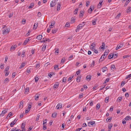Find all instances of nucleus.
I'll use <instances>...</instances> for the list:
<instances>
[{
  "mask_svg": "<svg viewBox=\"0 0 131 131\" xmlns=\"http://www.w3.org/2000/svg\"><path fill=\"white\" fill-rule=\"evenodd\" d=\"M84 22H83L82 23L79 24L78 25L75 30L76 32H77L79 31V30L81 29L83 27L84 25Z\"/></svg>",
  "mask_w": 131,
  "mask_h": 131,
  "instance_id": "1",
  "label": "nucleus"
},
{
  "mask_svg": "<svg viewBox=\"0 0 131 131\" xmlns=\"http://www.w3.org/2000/svg\"><path fill=\"white\" fill-rule=\"evenodd\" d=\"M9 31V29L6 27H4L3 30V34L4 35H6L8 33Z\"/></svg>",
  "mask_w": 131,
  "mask_h": 131,
  "instance_id": "2",
  "label": "nucleus"
},
{
  "mask_svg": "<svg viewBox=\"0 0 131 131\" xmlns=\"http://www.w3.org/2000/svg\"><path fill=\"white\" fill-rule=\"evenodd\" d=\"M57 3V1L56 0H53L50 3V6L52 7H54Z\"/></svg>",
  "mask_w": 131,
  "mask_h": 131,
  "instance_id": "3",
  "label": "nucleus"
},
{
  "mask_svg": "<svg viewBox=\"0 0 131 131\" xmlns=\"http://www.w3.org/2000/svg\"><path fill=\"white\" fill-rule=\"evenodd\" d=\"M42 39L43 40L40 41L41 43L46 42H49L50 41V39L47 38H43Z\"/></svg>",
  "mask_w": 131,
  "mask_h": 131,
  "instance_id": "4",
  "label": "nucleus"
},
{
  "mask_svg": "<svg viewBox=\"0 0 131 131\" xmlns=\"http://www.w3.org/2000/svg\"><path fill=\"white\" fill-rule=\"evenodd\" d=\"M123 46V44L122 43H119L118 44L117 46L116 47V50H118L121 48Z\"/></svg>",
  "mask_w": 131,
  "mask_h": 131,
  "instance_id": "5",
  "label": "nucleus"
},
{
  "mask_svg": "<svg viewBox=\"0 0 131 131\" xmlns=\"http://www.w3.org/2000/svg\"><path fill=\"white\" fill-rule=\"evenodd\" d=\"M8 110L7 109H6L5 110H3L1 114H0V116H3L4 114H6Z\"/></svg>",
  "mask_w": 131,
  "mask_h": 131,
  "instance_id": "6",
  "label": "nucleus"
},
{
  "mask_svg": "<svg viewBox=\"0 0 131 131\" xmlns=\"http://www.w3.org/2000/svg\"><path fill=\"white\" fill-rule=\"evenodd\" d=\"M59 83L58 82H56L54 85L53 88L55 89H57L59 86Z\"/></svg>",
  "mask_w": 131,
  "mask_h": 131,
  "instance_id": "7",
  "label": "nucleus"
},
{
  "mask_svg": "<svg viewBox=\"0 0 131 131\" xmlns=\"http://www.w3.org/2000/svg\"><path fill=\"white\" fill-rule=\"evenodd\" d=\"M17 120H16V119H15L14 121H12L10 124V126L11 127H13V126L15 124Z\"/></svg>",
  "mask_w": 131,
  "mask_h": 131,
  "instance_id": "8",
  "label": "nucleus"
},
{
  "mask_svg": "<svg viewBox=\"0 0 131 131\" xmlns=\"http://www.w3.org/2000/svg\"><path fill=\"white\" fill-rule=\"evenodd\" d=\"M62 105L61 103H58L56 107V108L57 109L61 108L62 107Z\"/></svg>",
  "mask_w": 131,
  "mask_h": 131,
  "instance_id": "9",
  "label": "nucleus"
},
{
  "mask_svg": "<svg viewBox=\"0 0 131 131\" xmlns=\"http://www.w3.org/2000/svg\"><path fill=\"white\" fill-rule=\"evenodd\" d=\"M54 21L53 20L51 22V25L49 27L50 28H52L54 27Z\"/></svg>",
  "mask_w": 131,
  "mask_h": 131,
  "instance_id": "10",
  "label": "nucleus"
},
{
  "mask_svg": "<svg viewBox=\"0 0 131 131\" xmlns=\"http://www.w3.org/2000/svg\"><path fill=\"white\" fill-rule=\"evenodd\" d=\"M103 2V0H100L99 4H98L97 7L98 8H100L101 6V5Z\"/></svg>",
  "mask_w": 131,
  "mask_h": 131,
  "instance_id": "11",
  "label": "nucleus"
},
{
  "mask_svg": "<svg viewBox=\"0 0 131 131\" xmlns=\"http://www.w3.org/2000/svg\"><path fill=\"white\" fill-rule=\"evenodd\" d=\"M29 38H28L27 39L24 41V42L23 43V45H26L27 43H28L30 41V40L29 39Z\"/></svg>",
  "mask_w": 131,
  "mask_h": 131,
  "instance_id": "12",
  "label": "nucleus"
},
{
  "mask_svg": "<svg viewBox=\"0 0 131 131\" xmlns=\"http://www.w3.org/2000/svg\"><path fill=\"white\" fill-rule=\"evenodd\" d=\"M25 65V62H22L21 64V65L20 66V67L19 68V69H21V68H23L24 67Z\"/></svg>",
  "mask_w": 131,
  "mask_h": 131,
  "instance_id": "13",
  "label": "nucleus"
},
{
  "mask_svg": "<svg viewBox=\"0 0 131 131\" xmlns=\"http://www.w3.org/2000/svg\"><path fill=\"white\" fill-rule=\"evenodd\" d=\"M30 70H31V68H30V67H28L27 70V73L26 74L27 75H28L30 73Z\"/></svg>",
  "mask_w": 131,
  "mask_h": 131,
  "instance_id": "14",
  "label": "nucleus"
},
{
  "mask_svg": "<svg viewBox=\"0 0 131 131\" xmlns=\"http://www.w3.org/2000/svg\"><path fill=\"white\" fill-rule=\"evenodd\" d=\"M16 47V45L12 46L10 48V51H14Z\"/></svg>",
  "mask_w": 131,
  "mask_h": 131,
  "instance_id": "15",
  "label": "nucleus"
},
{
  "mask_svg": "<svg viewBox=\"0 0 131 131\" xmlns=\"http://www.w3.org/2000/svg\"><path fill=\"white\" fill-rule=\"evenodd\" d=\"M55 54L56 55H58L59 53V50L58 48H55Z\"/></svg>",
  "mask_w": 131,
  "mask_h": 131,
  "instance_id": "16",
  "label": "nucleus"
},
{
  "mask_svg": "<svg viewBox=\"0 0 131 131\" xmlns=\"http://www.w3.org/2000/svg\"><path fill=\"white\" fill-rule=\"evenodd\" d=\"M42 38V36L40 35H38L36 38L37 39L39 40H41Z\"/></svg>",
  "mask_w": 131,
  "mask_h": 131,
  "instance_id": "17",
  "label": "nucleus"
},
{
  "mask_svg": "<svg viewBox=\"0 0 131 131\" xmlns=\"http://www.w3.org/2000/svg\"><path fill=\"white\" fill-rule=\"evenodd\" d=\"M23 102L22 101H21L20 103L19 104V108H20V109H22V108L23 107Z\"/></svg>",
  "mask_w": 131,
  "mask_h": 131,
  "instance_id": "18",
  "label": "nucleus"
},
{
  "mask_svg": "<svg viewBox=\"0 0 131 131\" xmlns=\"http://www.w3.org/2000/svg\"><path fill=\"white\" fill-rule=\"evenodd\" d=\"M61 7V5L59 3H58L57 4V10L59 11L60 10V8Z\"/></svg>",
  "mask_w": 131,
  "mask_h": 131,
  "instance_id": "19",
  "label": "nucleus"
},
{
  "mask_svg": "<svg viewBox=\"0 0 131 131\" xmlns=\"http://www.w3.org/2000/svg\"><path fill=\"white\" fill-rule=\"evenodd\" d=\"M16 128H13L10 131H21L20 129H16Z\"/></svg>",
  "mask_w": 131,
  "mask_h": 131,
  "instance_id": "20",
  "label": "nucleus"
},
{
  "mask_svg": "<svg viewBox=\"0 0 131 131\" xmlns=\"http://www.w3.org/2000/svg\"><path fill=\"white\" fill-rule=\"evenodd\" d=\"M39 96V94H36L35 95V100L37 101L38 100Z\"/></svg>",
  "mask_w": 131,
  "mask_h": 131,
  "instance_id": "21",
  "label": "nucleus"
},
{
  "mask_svg": "<svg viewBox=\"0 0 131 131\" xmlns=\"http://www.w3.org/2000/svg\"><path fill=\"white\" fill-rule=\"evenodd\" d=\"M125 120H130L131 119V117L130 116H127L124 119Z\"/></svg>",
  "mask_w": 131,
  "mask_h": 131,
  "instance_id": "22",
  "label": "nucleus"
},
{
  "mask_svg": "<svg viewBox=\"0 0 131 131\" xmlns=\"http://www.w3.org/2000/svg\"><path fill=\"white\" fill-rule=\"evenodd\" d=\"M91 78V76L90 75H87L86 77V79L88 81H90Z\"/></svg>",
  "mask_w": 131,
  "mask_h": 131,
  "instance_id": "23",
  "label": "nucleus"
},
{
  "mask_svg": "<svg viewBox=\"0 0 131 131\" xmlns=\"http://www.w3.org/2000/svg\"><path fill=\"white\" fill-rule=\"evenodd\" d=\"M9 81V80L8 78H6L5 79L4 81V83H8Z\"/></svg>",
  "mask_w": 131,
  "mask_h": 131,
  "instance_id": "24",
  "label": "nucleus"
},
{
  "mask_svg": "<svg viewBox=\"0 0 131 131\" xmlns=\"http://www.w3.org/2000/svg\"><path fill=\"white\" fill-rule=\"evenodd\" d=\"M108 50H107V52H106V51H105L103 55V57H105V56L106 57V56L108 54Z\"/></svg>",
  "mask_w": 131,
  "mask_h": 131,
  "instance_id": "25",
  "label": "nucleus"
},
{
  "mask_svg": "<svg viewBox=\"0 0 131 131\" xmlns=\"http://www.w3.org/2000/svg\"><path fill=\"white\" fill-rule=\"evenodd\" d=\"M113 56V54L112 53H111L109 54L108 56V58L109 59L112 58Z\"/></svg>",
  "mask_w": 131,
  "mask_h": 131,
  "instance_id": "26",
  "label": "nucleus"
},
{
  "mask_svg": "<svg viewBox=\"0 0 131 131\" xmlns=\"http://www.w3.org/2000/svg\"><path fill=\"white\" fill-rule=\"evenodd\" d=\"M46 123V121L45 122L43 123V130H45L46 129V126H45L44 124L45 123Z\"/></svg>",
  "mask_w": 131,
  "mask_h": 131,
  "instance_id": "27",
  "label": "nucleus"
},
{
  "mask_svg": "<svg viewBox=\"0 0 131 131\" xmlns=\"http://www.w3.org/2000/svg\"><path fill=\"white\" fill-rule=\"evenodd\" d=\"M46 44H44V45H43L42 47V51H44L45 50L46 48Z\"/></svg>",
  "mask_w": 131,
  "mask_h": 131,
  "instance_id": "28",
  "label": "nucleus"
},
{
  "mask_svg": "<svg viewBox=\"0 0 131 131\" xmlns=\"http://www.w3.org/2000/svg\"><path fill=\"white\" fill-rule=\"evenodd\" d=\"M57 114V113L56 112L53 113L52 114V117L53 118H55L56 117Z\"/></svg>",
  "mask_w": 131,
  "mask_h": 131,
  "instance_id": "29",
  "label": "nucleus"
},
{
  "mask_svg": "<svg viewBox=\"0 0 131 131\" xmlns=\"http://www.w3.org/2000/svg\"><path fill=\"white\" fill-rule=\"evenodd\" d=\"M130 8L131 7L130 6H129L127 8V9L126 11V13H128L129 12H130Z\"/></svg>",
  "mask_w": 131,
  "mask_h": 131,
  "instance_id": "30",
  "label": "nucleus"
},
{
  "mask_svg": "<svg viewBox=\"0 0 131 131\" xmlns=\"http://www.w3.org/2000/svg\"><path fill=\"white\" fill-rule=\"evenodd\" d=\"M95 122L94 121H92L91 122H89L88 124H90L91 125H93L95 123Z\"/></svg>",
  "mask_w": 131,
  "mask_h": 131,
  "instance_id": "31",
  "label": "nucleus"
},
{
  "mask_svg": "<svg viewBox=\"0 0 131 131\" xmlns=\"http://www.w3.org/2000/svg\"><path fill=\"white\" fill-rule=\"evenodd\" d=\"M29 88L28 87L26 88L25 89V93L27 94V92H29Z\"/></svg>",
  "mask_w": 131,
  "mask_h": 131,
  "instance_id": "32",
  "label": "nucleus"
},
{
  "mask_svg": "<svg viewBox=\"0 0 131 131\" xmlns=\"http://www.w3.org/2000/svg\"><path fill=\"white\" fill-rule=\"evenodd\" d=\"M38 26V23H35L34 25V27H33V29H36L37 28Z\"/></svg>",
  "mask_w": 131,
  "mask_h": 131,
  "instance_id": "33",
  "label": "nucleus"
},
{
  "mask_svg": "<svg viewBox=\"0 0 131 131\" xmlns=\"http://www.w3.org/2000/svg\"><path fill=\"white\" fill-rule=\"evenodd\" d=\"M102 71L103 72H104L107 70V68L106 67H104L102 68Z\"/></svg>",
  "mask_w": 131,
  "mask_h": 131,
  "instance_id": "34",
  "label": "nucleus"
},
{
  "mask_svg": "<svg viewBox=\"0 0 131 131\" xmlns=\"http://www.w3.org/2000/svg\"><path fill=\"white\" fill-rule=\"evenodd\" d=\"M122 99V97H118L117 99V100H118V101L119 102H120V101H121Z\"/></svg>",
  "mask_w": 131,
  "mask_h": 131,
  "instance_id": "35",
  "label": "nucleus"
},
{
  "mask_svg": "<svg viewBox=\"0 0 131 131\" xmlns=\"http://www.w3.org/2000/svg\"><path fill=\"white\" fill-rule=\"evenodd\" d=\"M84 12H83L81 11L80 14H79V17H82L83 16Z\"/></svg>",
  "mask_w": 131,
  "mask_h": 131,
  "instance_id": "36",
  "label": "nucleus"
},
{
  "mask_svg": "<svg viewBox=\"0 0 131 131\" xmlns=\"http://www.w3.org/2000/svg\"><path fill=\"white\" fill-rule=\"evenodd\" d=\"M121 14L120 13H119V14L117 15L116 17H115V18L117 19H118L119 17L121 16Z\"/></svg>",
  "mask_w": 131,
  "mask_h": 131,
  "instance_id": "37",
  "label": "nucleus"
},
{
  "mask_svg": "<svg viewBox=\"0 0 131 131\" xmlns=\"http://www.w3.org/2000/svg\"><path fill=\"white\" fill-rule=\"evenodd\" d=\"M112 119V118L111 117H108L106 119V122H108V121H110Z\"/></svg>",
  "mask_w": 131,
  "mask_h": 131,
  "instance_id": "38",
  "label": "nucleus"
},
{
  "mask_svg": "<svg viewBox=\"0 0 131 131\" xmlns=\"http://www.w3.org/2000/svg\"><path fill=\"white\" fill-rule=\"evenodd\" d=\"M34 6V3H31L29 7V8H32Z\"/></svg>",
  "mask_w": 131,
  "mask_h": 131,
  "instance_id": "39",
  "label": "nucleus"
},
{
  "mask_svg": "<svg viewBox=\"0 0 131 131\" xmlns=\"http://www.w3.org/2000/svg\"><path fill=\"white\" fill-rule=\"evenodd\" d=\"M105 46V45L104 43V42H103L102 43V47H100V48H101V49H104Z\"/></svg>",
  "mask_w": 131,
  "mask_h": 131,
  "instance_id": "40",
  "label": "nucleus"
},
{
  "mask_svg": "<svg viewBox=\"0 0 131 131\" xmlns=\"http://www.w3.org/2000/svg\"><path fill=\"white\" fill-rule=\"evenodd\" d=\"M81 77L80 76L78 77L77 79V81L78 82H79L80 81V80L81 79Z\"/></svg>",
  "mask_w": 131,
  "mask_h": 131,
  "instance_id": "41",
  "label": "nucleus"
},
{
  "mask_svg": "<svg viewBox=\"0 0 131 131\" xmlns=\"http://www.w3.org/2000/svg\"><path fill=\"white\" fill-rule=\"evenodd\" d=\"M109 78H107L106 79V80L104 82L103 84H105L107 82H108L109 81Z\"/></svg>",
  "mask_w": 131,
  "mask_h": 131,
  "instance_id": "42",
  "label": "nucleus"
},
{
  "mask_svg": "<svg viewBox=\"0 0 131 131\" xmlns=\"http://www.w3.org/2000/svg\"><path fill=\"white\" fill-rule=\"evenodd\" d=\"M95 44L94 43H92L91 45L90 46V48L91 47H93V48H94L95 47Z\"/></svg>",
  "mask_w": 131,
  "mask_h": 131,
  "instance_id": "43",
  "label": "nucleus"
},
{
  "mask_svg": "<svg viewBox=\"0 0 131 131\" xmlns=\"http://www.w3.org/2000/svg\"><path fill=\"white\" fill-rule=\"evenodd\" d=\"M96 19H95L94 20H92V24L93 25H95L96 24Z\"/></svg>",
  "mask_w": 131,
  "mask_h": 131,
  "instance_id": "44",
  "label": "nucleus"
},
{
  "mask_svg": "<svg viewBox=\"0 0 131 131\" xmlns=\"http://www.w3.org/2000/svg\"><path fill=\"white\" fill-rule=\"evenodd\" d=\"M35 81L36 82H37L38 81V80L39 79V78H38L37 76H36V77L35 78Z\"/></svg>",
  "mask_w": 131,
  "mask_h": 131,
  "instance_id": "45",
  "label": "nucleus"
},
{
  "mask_svg": "<svg viewBox=\"0 0 131 131\" xmlns=\"http://www.w3.org/2000/svg\"><path fill=\"white\" fill-rule=\"evenodd\" d=\"M112 124H109L108 126V128L109 129H111L112 127Z\"/></svg>",
  "mask_w": 131,
  "mask_h": 131,
  "instance_id": "46",
  "label": "nucleus"
},
{
  "mask_svg": "<svg viewBox=\"0 0 131 131\" xmlns=\"http://www.w3.org/2000/svg\"><path fill=\"white\" fill-rule=\"evenodd\" d=\"M95 64V61H93L92 62V63L91 64L90 67H93L94 66Z\"/></svg>",
  "mask_w": 131,
  "mask_h": 131,
  "instance_id": "47",
  "label": "nucleus"
},
{
  "mask_svg": "<svg viewBox=\"0 0 131 131\" xmlns=\"http://www.w3.org/2000/svg\"><path fill=\"white\" fill-rule=\"evenodd\" d=\"M57 31V30L56 29H54L52 30V33L53 34H54L56 33Z\"/></svg>",
  "mask_w": 131,
  "mask_h": 131,
  "instance_id": "48",
  "label": "nucleus"
},
{
  "mask_svg": "<svg viewBox=\"0 0 131 131\" xmlns=\"http://www.w3.org/2000/svg\"><path fill=\"white\" fill-rule=\"evenodd\" d=\"M9 66L7 67L4 70V72H5V71H7L9 70Z\"/></svg>",
  "mask_w": 131,
  "mask_h": 131,
  "instance_id": "49",
  "label": "nucleus"
},
{
  "mask_svg": "<svg viewBox=\"0 0 131 131\" xmlns=\"http://www.w3.org/2000/svg\"><path fill=\"white\" fill-rule=\"evenodd\" d=\"M125 82L124 81H122V82L121 83V86H123L124 84H125Z\"/></svg>",
  "mask_w": 131,
  "mask_h": 131,
  "instance_id": "50",
  "label": "nucleus"
},
{
  "mask_svg": "<svg viewBox=\"0 0 131 131\" xmlns=\"http://www.w3.org/2000/svg\"><path fill=\"white\" fill-rule=\"evenodd\" d=\"M89 104L90 106H92L93 105V101L92 100H91L89 101Z\"/></svg>",
  "mask_w": 131,
  "mask_h": 131,
  "instance_id": "51",
  "label": "nucleus"
},
{
  "mask_svg": "<svg viewBox=\"0 0 131 131\" xmlns=\"http://www.w3.org/2000/svg\"><path fill=\"white\" fill-rule=\"evenodd\" d=\"M66 77H64L63 78L62 82H65L66 80Z\"/></svg>",
  "mask_w": 131,
  "mask_h": 131,
  "instance_id": "52",
  "label": "nucleus"
},
{
  "mask_svg": "<svg viewBox=\"0 0 131 131\" xmlns=\"http://www.w3.org/2000/svg\"><path fill=\"white\" fill-rule=\"evenodd\" d=\"M109 99L108 98V97H106L105 99V102L106 103L108 102Z\"/></svg>",
  "mask_w": 131,
  "mask_h": 131,
  "instance_id": "53",
  "label": "nucleus"
},
{
  "mask_svg": "<svg viewBox=\"0 0 131 131\" xmlns=\"http://www.w3.org/2000/svg\"><path fill=\"white\" fill-rule=\"evenodd\" d=\"M70 25V24L68 22H67L65 25V26L66 27H69Z\"/></svg>",
  "mask_w": 131,
  "mask_h": 131,
  "instance_id": "54",
  "label": "nucleus"
},
{
  "mask_svg": "<svg viewBox=\"0 0 131 131\" xmlns=\"http://www.w3.org/2000/svg\"><path fill=\"white\" fill-rule=\"evenodd\" d=\"M96 107L97 109H99L100 107V104H97L96 105Z\"/></svg>",
  "mask_w": 131,
  "mask_h": 131,
  "instance_id": "55",
  "label": "nucleus"
},
{
  "mask_svg": "<svg viewBox=\"0 0 131 131\" xmlns=\"http://www.w3.org/2000/svg\"><path fill=\"white\" fill-rule=\"evenodd\" d=\"M31 31L30 30H29L28 33H27L26 35V36H28L29 35V34L30 33Z\"/></svg>",
  "mask_w": 131,
  "mask_h": 131,
  "instance_id": "56",
  "label": "nucleus"
},
{
  "mask_svg": "<svg viewBox=\"0 0 131 131\" xmlns=\"http://www.w3.org/2000/svg\"><path fill=\"white\" fill-rule=\"evenodd\" d=\"M28 108L29 110H30V108H31V104H28Z\"/></svg>",
  "mask_w": 131,
  "mask_h": 131,
  "instance_id": "57",
  "label": "nucleus"
},
{
  "mask_svg": "<svg viewBox=\"0 0 131 131\" xmlns=\"http://www.w3.org/2000/svg\"><path fill=\"white\" fill-rule=\"evenodd\" d=\"M30 110L26 108L25 111V113H27Z\"/></svg>",
  "mask_w": 131,
  "mask_h": 131,
  "instance_id": "58",
  "label": "nucleus"
},
{
  "mask_svg": "<svg viewBox=\"0 0 131 131\" xmlns=\"http://www.w3.org/2000/svg\"><path fill=\"white\" fill-rule=\"evenodd\" d=\"M130 78H131V74H129L127 77H126V79H128V78L129 79Z\"/></svg>",
  "mask_w": 131,
  "mask_h": 131,
  "instance_id": "59",
  "label": "nucleus"
},
{
  "mask_svg": "<svg viewBox=\"0 0 131 131\" xmlns=\"http://www.w3.org/2000/svg\"><path fill=\"white\" fill-rule=\"evenodd\" d=\"M80 70H79L78 71H77L76 74L78 75L80 73Z\"/></svg>",
  "mask_w": 131,
  "mask_h": 131,
  "instance_id": "60",
  "label": "nucleus"
},
{
  "mask_svg": "<svg viewBox=\"0 0 131 131\" xmlns=\"http://www.w3.org/2000/svg\"><path fill=\"white\" fill-rule=\"evenodd\" d=\"M78 11V9L76 8L74 11V14H76L77 13Z\"/></svg>",
  "mask_w": 131,
  "mask_h": 131,
  "instance_id": "61",
  "label": "nucleus"
},
{
  "mask_svg": "<svg viewBox=\"0 0 131 131\" xmlns=\"http://www.w3.org/2000/svg\"><path fill=\"white\" fill-rule=\"evenodd\" d=\"M83 94H80L79 96V97L80 98H82L83 97Z\"/></svg>",
  "mask_w": 131,
  "mask_h": 131,
  "instance_id": "62",
  "label": "nucleus"
},
{
  "mask_svg": "<svg viewBox=\"0 0 131 131\" xmlns=\"http://www.w3.org/2000/svg\"><path fill=\"white\" fill-rule=\"evenodd\" d=\"M37 16L39 17H40L41 16V14L40 12H38L37 14Z\"/></svg>",
  "mask_w": 131,
  "mask_h": 131,
  "instance_id": "63",
  "label": "nucleus"
},
{
  "mask_svg": "<svg viewBox=\"0 0 131 131\" xmlns=\"http://www.w3.org/2000/svg\"><path fill=\"white\" fill-rule=\"evenodd\" d=\"M90 4V2L89 1L87 2L86 3V6H88Z\"/></svg>",
  "mask_w": 131,
  "mask_h": 131,
  "instance_id": "64",
  "label": "nucleus"
}]
</instances>
